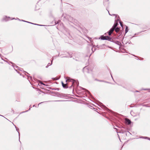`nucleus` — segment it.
Returning a JSON list of instances; mask_svg holds the SVG:
<instances>
[{"instance_id": "1", "label": "nucleus", "mask_w": 150, "mask_h": 150, "mask_svg": "<svg viewBox=\"0 0 150 150\" xmlns=\"http://www.w3.org/2000/svg\"><path fill=\"white\" fill-rule=\"evenodd\" d=\"M66 82H71V81L72 82V85L70 87V88H71L72 86H73L74 84V80L72 79H70V78H69V79H67L66 80Z\"/></svg>"}, {"instance_id": "2", "label": "nucleus", "mask_w": 150, "mask_h": 150, "mask_svg": "<svg viewBox=\"0 0 150 150\" xmlns=\"http://www.w3.org/2000/svg\"><path fill=\"white\" fill-rule=\"evenodd\" d=\"M115 29L112 27V28L110 29V30L108 32V35H110Z\"/></svg>"}, {"instance_id": "3", "label": "nucleus", "mask_w": 150, "mask_h": 150, "mask_svg": "<svg viewBox=\"0 0 150 150\" xmlns=\"http://www.w3.org/2000/svg\"><path fill=\"white\" fill-rule=\"evenodd\" d=\"M125 121L126 123L128 125L130 124L131 122L130 120L127 118L125 119Z\"/></svg>"}, {"instance_id": "4", "label": "nucleus", "mask_w": 150, "mask_h": 150, "mask_svg": "<svg viewBox=\"0 0 150 150\" xmlns=\"http://www.w3.org/2000/svg\"><path fill=\"white\" fill-rule=\"evenodd\" d=\"M111 39V38L110 37L108 36H106V40L110 41Z\"/></svg>"}, {"instance_id": "5", "label": "nucleus", "mask_w": 150, "mask_h": 150, "mask_svg": "<svg viewBox=\"0 0 150 150\" xmlns=\"http://www.w3.org/2000/svg\"><path fill=\"white\" fill-rule=\"evenodd\" d=\"M118 24V23L117 22H115L114 23V25H113V26H112V27L115 29L116 28V27L117 26Z\"/></svg>"}, {"instance_id": "6", "label": "nucleus", "mask_w": 150, "mask_h": 150, "mask_svg": "<svg viewBox=\"0 0 150 150\" xmlns=\"http://www.w3.org/2000/svg\"><path fill=\"white\" fill-rule=\"evenodd\" d=\"M63 87L64 88H68V86L67 85V83L66 84H64V85H63Z\"/></svg>"}, {"instance_id": "7", "label": "nucleus", "mask_w": 150, "mask_h": 150, "mask_svg": "<svg viewBox=\"0 0 150 150\" xmlns=\"http://www.w3.org/2000/svg\"><path fill=\"white\" fill-rule=\"evenodd\" d=\"M115 31L117 32L118 33L120 30V29L118 28H115Z\"/></svg>"}, {"instance_id": "8", "label": "nucleus", "mask_w": 150, "mask_h": 150, "mask_svg": "<svg viewBox=\"0 0 150 150\" xmlns=\"http://www.w3.org/2000/svg\"><path fill=\"white\" fill-rule=\"evenodd\" d=\"M100 39L102 40H106V36H101Z\"/></svg>"}, {"instance_id": "9", "label": "nucleus", "mask_w": 150, "mask_h": 150, "mask_svg": "<svg viewBox=\"0 0 150 150\" xmlns=\"http://www.w3.org/2000/svg\"><path fill=\"white\" fill-rule=\"evenodd\" d=\"M52 60L51 61V64L50 63H48V65L46 66V67L48 68L49 66L51 65L52 64Z\"/></svg>"}, {"instance_id": "10", "label": "nucleus", "mask_w": 150, "mask_h": 150, "mask_svg": "<svg viewBox=\"0 0 150 150\" xmlns=\"http://www.w3.org/2000/svg\"><path fill=\"white\" fill-rule=\"evenodd\" d=\"M125 33H126L128 31V27L127 26H126V28H125Z\"/></svg>"}, {"instance_id": "11", "label": "nucleus", "mask_w": 150, "mask_h": 150, "mask_svg": "<svg viewBox=\"0 0 150 150\" xmlns=\"http://www.w3.org/2000/svg\"><path fill=\"white\" fill-rule=\"evenodd\" d=\"M120 24L121 26L122 27V23L121 22H120Z\"/></svg>"}, {"instance_id": "12", "label": "nucleus", "mask_w": 150, "mask_h": 150, "mask_svg": "<svg viewBox=\"0 0 150 150\" xmlns=\"http://www.w3.org/2000/svg\"><path fill=\"white\" fill-rule=\"evenodd\" d=\"M62 85L63 86V85L64 84V83L63 82H62Z\"/></svg>"}, {"instance_id": "13", "label": "nucleus", "mask_w": 150, "mask_h": 150, "mask_svg": "<svg viewBox=\"0 0 150 150\" xmlns=\"http://www.w3.org/2000/svg\"><path fill=\"white\" fill-rule=\"evenodd\" d=\"M41 83L42 84H43V85H45V84H44V83H42V82H41Z\"/></svg>"}, {"instance_id": "14", "label": "nucleus", "mask_w": 150, "mask_h": 150, "mask_svg": "<svg viewBox=\"0 0 150 150\" xmlns=\"http://www.w3.org/2000/svg\"><path fill=\"white\" fill-rule=\"evenodd\" d=\"M25 22H26L25 21ZM26 22L28 23H30V22H27V21H26Z\"/></svg>"}, {"instance_id": "15", "label": "nucleus", "mask_w": 150, "mask_h": 150, "mask_svg": "<svg viewBox=\"0 0 150 150\" xmlns=\"http://www.w3.org/2000/svg\"><path fill=\"white\" fill-rule=\"evenodd\" d=\"M109 13V15H111V14ZM115 15V14H113V15Z\"/></svg>"}, {"instance_id": "16", "label": "nucleus", "mask_w": 150, "mask_h": 150, "mask_svg": "<svg viewBox=\"0 0 150 150\" xmlns=\"http://www.w3.org/2000/svg\"><path fill=\"white\" fill-rule=\"evenodd\" d=\"M115 129H116L117 131V129L116 128H115Z\"/></svg>"}, {"instance_id": "17", "label": "nucleus", "mask_w": 150, "mask_h": 150, "mask_svg": "<svg viewBox=\"0 0 150 150\" xmlns=\"http://www.w3.org/2000/svg\"><path fill=\"white\" fill-rule=\"evenodd\" d=\"M145 137L146 138H148L147 137Z\"/></svg>"}]
</instances>
